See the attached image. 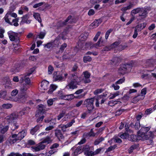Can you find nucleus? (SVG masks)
I'll use <instances>...</instances> for the list:
<instances>
[{"instance_id":"338daca9","label":"nucleus","mask_w":156,"mask_h":156,"mask_svg":"<svg viewBox=\"0 0 156 156\" xmlns=\"http://www.w3.org/2000/svg\"><path fill=\"white\" fill-rule=\"evenodd\" d=\"M101 34V32H99V31L97 33L95 37H94V41H95L97 40L98 37L100 36Z\"/></svg>"},{"instance_id":"49530a36","label":"nucleus","mask_w":156,"mask_h":156,"mask_svg":"<svg viewBox=\"0 0 156 156\" xmlns=\"http://www.w3.org/2000/svg\"><path fill=\"white\" fill-rule=\"evenodd\" d=\"M112 29H110L108 30L107 31L105 36V37L106 39H107L108 37L110 34V33L112 31Z\"/></svg>"},{"instance_id":"72a5a7b5","label":"nucleus","mask_w":156,"mask_h":156,"mask_svg":"<svg viewBox=\"0 0 156 156\" xmlns=\"http://www.w3.org/2000/svg\"><path fill=\"white\" fill-rule=\"evenodd\" d=\"M46 34V32L45 30L40 32L39 34L38 35V37L40 39H43Z\"/></svg>"},{"instance_id":"c9c22d12","label":"nucleus","mask_w":156,"mask_h":156,"mask_svg":"<svg viewBox=\"0 0 156 156\" xmlns=\"http://www.w3.org/2000/svg\"><path fill=\"white\" fill-rule=\"evenodd\" d=\"M129 134L128 133H125L122 134H121L119 135V136L122 139H126L129 137Z\"/></svg>"},{"instance_id":"c03bdc74","label":"nucleus","mask_w":156,"mask_h":156,"mask_svg":"<svg viewBox=\"0 0 156 156\" xmlns=\"http://www.w3.org/2000/svg\"><path fill=\"white\" fill-rule=\"evenodd\" d=\"M129 136H130L132 138L131 140L135 141V140H140L138 139L137 138V136H136V135H132V134H129Z\"/></svg>"},{"instance_id":"39448f33","label":"nucleus","mask_w":156,"mask_h":156,"mask_svg":"<svg viewBox=\"0 0 156 156\" xmlns=\"http://www.w3.org/2000/svg\"><path fill=\"white\" fill-rule=\"evenodd\" d=\"M95 99L94 98L87 99L84 101L83 105L87 108L89 112H91L94 108V102Z\"/></svg>"},{"instance_id":"052dcab7","label":"nucleus","mask_w":156,"mask_h":156,"mask_svg":"<svg viewBox=\"0 0 156 156\" xmlns=\"http://www.w3.org/2000/svg\"><path fill=\"white\" fill-rule=\"evenodd\" d=\"M44 2H41L38 3L36 4L33 6V7L34 8H37L38 7H39L41 6L42 5H43L44 4Z\"/></svg>"},{"instance_id":"ddd939ff","label":"nucleus","mask_w":156,"mask_h":156,"mask_svg":"<svg viewBox=\"0 0 156 156\" xmlns=\"http://www.w3.org/2000/svg\"><path fill=\"white\" fill-rule=\"evenodd\" d=\"M55 136L59 140H60L64 138L63 136L61 130L57 129L55 130Z\"/></svg>"},{"instance_id":"680f3d73","label":"nucleus","mask_w":156,"mask_h":156,"mask_svg":"<svg viewBox=\"0 0 156 156\" xmlns=\"http://www.w3.org/2000/svg\"><path fill=\"white\" fill-rule=\"evenodd\" d=\"M18 90L16 89L13 90L11 93L12 96H15L18 93Z\"/></svg>"},{"instance_id":"4468645a","label":"nucleus","mask_w":156,"mask_h":156,"mask_svg":"<svg viewBox=\"0 0 156 156\" xmlns=\"http://www.w3.org/2000/svg\"><path fill=\"white\" fill-rule=\"evenodd\" d=\"M42 143V141L41 143L39 144L38 145L37 147H33L32 148L35 151H38L44 149L45 147V145Z\"/></svg>"},{"instance_id":"58836bf2","label":"nucleus","mask_w":156,"mask_h":156,"mask_svg":"<svg viewBox=\"0 0 156 156\" xmlns=\"http://www.w3.org/2000/svg\"><path fill=\"white\" fill-rule=\"evenodd\" d=\"M56 99V98H53V99H50L48 100L47 101L48 105L50 106L52 105L53 104L54 101Z\"/></svg>"},{"instance_id":"0e129e2a","label":"nucleus","mask_w":156,"mask_h":156,"mask_svg":"<svg viewBox=\"0 0 156 156\" xmlns=\"http://www.w3.org/2000/svg\"><path fill=\"white\" fill-rule=\"evenodd\" d=\"M86 48L90 47V48H93V43L91 42H87L85 44Z\"/></svg>"},{"instance_id":"cd10ccee","label":"nucleus","mask_w":156,"mask_h":156,"mask_svg":"<svg viewBox=\"0 0 156 156\" xmlns=\"http://www.w3.org/2000/svg\"><path fill=\"white\" fill-rule=\"evenodd\" d=\"M147 93V89L146 88H144L142 90L140 94H139L140 96L143 99L145 95Z\"/></svg>"},{"instance_id":"de8ad7c7","label":"nucleus","mask_w":156,"mask_h":156,"mask_svg":"<svg viewBox=\"0 0 156 156\" xmlns=\"http://www.w3.org/2000/svg\"><path fill=\"white\" fill-rule=\"evenodd\" d=\"M117 84V83H116L115 82V83L112 84V87H113L115 90H118L119 89L120 87Z\"/></svg>"},{"instance_id":"9d476101","label":"nucleus","mask_w":156,"mask_h":156,"mask_svg":"<svg viewBox=\"0 0 156 156\" xmlns=\"http://www.w3.org/2000/svg\"><path fill=\"white\" fill-rule=\"evenodd\" d=\"M8 34L11 41H14L18 40V34L17 33H15L12 31H9L8 32Z\"/></svg>"},{"instance_id":"7ed1b4c3","label":"nucleus","mask_w":156,"mask_h":156,"mask_svg":"<svg viewBox=\"0 0 156 156\" xmlns=\"http://www.w3.org/2000/svg\"><path fill=\"white\" fill-rule=\"evenodd\" d=\"M26 133L24 130L20 132L18 134H13L9 138V141L10 144H13L18 140H21L26 135Z\"/></svg>"},{"instance_id":"1a4fd4ad","label":"nucleus","mask_w":156,"mask_h":156,"mask_svg":"<svg viewBox=\"0 0 156 156\" xmlns=\"http://www.w3.org/2000/svg\"><path fill=\"white\" fill-rule=\"evenodd\" d=\"M33 72L30 73H27L25 74L22 75L20 76V80L22 81H25L26 84L30 85V78L28 77Z\"/></svg>"},{"instance_id":"f704fd0d","label":"nucleus","mask_w":156,"mask_h":156,"mask_svg":"<svg viewBox=\"0 0 156 156\" xmlns=\"http://www.w3.org/2000/svg\"><path fill=\"white\" fill-rule=\"evenodd\" d=\"M119 95V92L117 91L114 94H111L109 96L110 99H113Z\"/></svg>"},{"instance_id":"4be33fe9","label":"nucleus","mask_w":156,"mask_h":156,"mask_svg":"<svg viewBox=\"0 0 156 156\" xmlns=\"http://www.w3.org/2000/svg\"><path fill=\"white\" fill-rule=\"evenodd\" d=\"M29 85L27 84H23L20 89V91L21 93H25L24 92L29 88Z\"/></svg>"},{"instance_id":"4d7b16f0","label":"nucleus","mask_w":156,"mask_h":156,"mask_svg":"<svg viewBox=\"0 0 156 156\" xmlns=\"http://www.w3.org/2000/svg\"><path fill=\"white\" fill-rule=\"evenodd\" d=\"M67 47V44L66 43H64L61 46L60 48L59 51H63L64 49Z\"/></svg>"},{"instance_id":"a19ab883","label":"nucleus","mask_w":156,"mask_h":156,"mask_svg":"<svg viewBox=\"0 0 156 156\" xmlns=\"http://www.w3.org/2000/svg\"><path fill=\"white\" fill-rule=\"evenodd\" d=\"M104 140V138L101 137L96 140L94 142V144L95 145H97L99 144Z\"/></svg>"},{"instance_id":"0eeeda50","label":"nucleus","mask_w":156,"mask_h":156,"mask_svg":"<svg viewBox=\"0 0 156 156\" xmlns=\"http://www.w3.org/2000/svg\"><path fill=\"white\" fill-rule=\"evenodd\" d=\"M72 17L71 16H69L68 17L67 19L64 22L62 21L58 22L57 24V26L59 27L64 26L68 22L69 23H75L76 21L75 19H72Z\"/></svg>"},{"instance_id":"dca6fc26","label":"nucleus","mask_w":156,"mask_h":156,"mask_svg":"<svg viewBox=\"0 0 156 156\" xmlns=\"http://www.w3.org/2000/svg\"><path fill=\"white\" fill-rule=\"evenodd\" d=\"M49 86V82L46 80H43L41 83V90L47 89Z\"/></svg>"},{"instance_id":"393cba45","label":"nucleus","mask_w":156,"mask_h":156,"mask_svg":"<svg viewBox=\"0 0 156 156\" xmlns=\"http://www.w3.org/2000/svg\"><path fill=\"white\" fill-rule=\"evenodd\" d=\"M120 59L117 57L113 58L110 61V63L112 65H115L117 63L120 61Z\"/></svg>"},{"instance_id":"a211bd4d","label":"nucleus","mask_w":156,"mask_h":156,"mask_svg":"<svg viewBox=\"0 0 156 156\" xmlns=\"http://www.w3.org/2000/svg\"><path fill=\"white\" fill-rule=\"evenodd\" d=\"M88 35L87 33H84L80 35L79 37V41H83L87 39Z\"/></svg>"},{"instance_id":"6e6552de","label":"nucleus","mask_w":156,"mask_h":156,"mask_svg":"<svg viewBox=\"0 0 156 156\" xmlns=\"http://www.w3.org/2000/svg\"><path fill=\"white\" fill-rule=\"evenodd\" d=\"M27 97V96L26 93H21L17 97L14 98V100L19 103H23L26 101Z\"/></svg>"},{"instance_id":"3c124183","label":"nucleus","mask_w":156,"mask_h":156,"mask_svg":"<svg viewBox=\"0 0 156 156\" xmlns=\"http://www.w3.org/2000/svg\"><path fill=\"white\" fill-rule=\"evenodd\" d=\"M5 32V30L3 28H1L0 29V38H2L4 37L3 34Z\"/></svg>"},{"instance_id":"bb28decb","label":"nucleus","mask_w":156,"mask_h":156,"mask_svg":"<svg viewBox=\"0 0 156 156\" xmlns=\"http://www.w3.org/2000/svg\"><path fill=\"white\" fill-rule=\"evenodd\" d=\"M57 87V86L55 85H51L50 87L49 90L48 91V94L51 93L54 90H55L56 89Z\"/></svg>"},{"instance_id":"09e8293b","label":"nucleus","mask_w":156,"mask_h":156,"mask_svg":"<svg viewBox=\"0 0 156 156\" xmlns=\"http://www.w3.org/2000/svg\"><path fill=\"white\" fill-rule=\"evenodd\" d=\"M103 90H104L102 89H97L94 91V93L95 95H97L102 92Z\"/></svg>"},{"instance_id":"f257e3e1","label":"nucleus","mask_w":156,"mask_h":156,"mask_svg":"<svg viewBox=\"0 0 156 156\" xmlns=\"http://www.w3.org/2000/svg\"><path fill=\"white\" fill-rule=\"evenodd\" d=\"M150 127H143L138 132L137 138L139 140H144L148 139L149 138L154 137L153 133L151 132H148L150 129Z\"/></svg>"},{"instance_id":"603ef678","label":"nucleus","mask_w":156,"mask_h":156,"mask_svg":"<svg viewBox=\"0 0 156 156\" xmlns=\"http://www.w3.org/2000/svg\"><path fill=\"white\" fill-rule=\"evenodd\" d=\"M85 45V44L84 42H81V41H80L78 42V48H83V46Z\"/></svg>"},{"instance_id":"a878e982","label":"nucleus","mask_w":156,"mask_h":156,"mask_svg":"<svg viewBox=\"0 0 156 156\" xmlns=\"http://www.w3.org/2000/svg\"><path fill=\"white\" fill-rule=\"evenodd\" d=\"M2 125H0V132L2 134H4L6 132L8 129L9 126H6L5 127L2 128Z\"/></svg>"},{"instance_id":"b1692460","label":"nucleus","mask_w":156,"mask_h":156,"mask_svg":"<svg viewBox=\"0 0 156 156\" xmlns=\"http://www.w3.org/2000/svg\"><path fill=\"white\" fill-rule=\"evenodd\" d=\"M42 126V125H37L35 126L33 128L31 129L30 133L33 135L34 133L40 129V127Z\"/></svg>"},{"instance_id":"20e7f679","label":"nucleus","mask_w":156,"mask_h":156,"mask_svg":"<svg viewBox=\"0 0 156 156\" xmlns=\"http://www.w3.org/2000/svg\"><path fill=\"white\" fill-rule=\"evenodd\" d=\"M132 67L131 64H123L121 65L118 71L119 74L124 75L130 71Z\"/></svg>"},{"instance_id":"6e6d98bb","label":"nucleus","mask_w":156,"mask_h":156,"mask_svg":"<svg viewBox=\"0 0 156 156\" xmlns=\"http://www.w3.org/2000/svg\"><path fill=\"white\" fill-rule=\"evenodd\" d=\"M6 95V91H3L0 93V98H4Z\"/></svg>"},{"instance_id":"5fc2aeb1","label":"nucleus","mask_w":156,"mask_h":156,"mask_svg":"<svg viewBox=\"0 0 156 156\" xmlns=\"http://www.w3.org/2000/svg\"><path fill=\"white\" fill-rule=\"evenodd\" d=\"M154 110L152 108L148 109L145 111V114L147 115H148L151 113Z\"/></svg>"},{"instance_id":"aec40b11","label":"nucleus","mask_w":156,"mask_h":156,"mask_svg":"<svg viewBox=\"0 0 156 156\" xmlns=\"http://www.w3.org/2000/svg\"><path fill=\"white\" fill-rule=\"evenodd\" d=\"M147 9L145 8H140L139 15L140 16H145L147 14Z\"/></svg>"},{"instance_id":"f3484780","label":"nucleus","mask_w":156,"mask_h":156,"mask_svg":"<svg viewBox=\"0 0 156 156\" xmlns=\"http://www.w3.org/2000/svg\"><path fill=\"white\" fill-rule=\"evenodd\" d=\"M10 13L9 12H7L3 19L6 22L9 24L11 25H12V23H11L10 21L11 17V16H10Z\"/></svg>"},{"instance_id":"2f4dec72","label":"nucleus","mask_w":156,"mask_h":156,"mask_svg":"<svg viewBox=\"0 0 156 156\" xmlns=\"http://www.w3.org/2000/svg\"><path fill=\"white\" fill-rule=\"evenodd\" d=\"M145 27L144 26V24H141L137 25L135 28V30L137 31H140L143 29Z\"/></svg>"},{"instance_id":"ea45409f","label":"nucleus","mask_w":156,"mask_h":156,"mask_svg":"<svg viewBox=\"0 0 156 156\" xmlns=\"http://www.w3.org/2000/svg\"><path fill=\"white\" fill-rule=\"evenodd\" d=\"M140 8H138L136 9H134L132 10L131 12V14H136L137 13H138L139 14V12L140 11Z\"/></svg>"},{"instance_id":"5701e85b","label":"nucleus","mask_w":156,"mask_h":156,"mask_svg":"<svg viewBox=\"0 0 156 156\" xmlns=\"http://www.w3.org/2000/svg\"><path fill=\"white\" fill-rule=\"evenodd\" d=\"M142 100L143 99L138 95L137 96L134 97L131 100V102L136 104L138 101Z\"/></svg>"},{"instance_id":"79ce46f5","label":"nucleus","mask_w":156,"mask_h":156,"mask_svg":"<svg viewBox=\"0 0 156 156\" xmlns=\"http://www.w3.org/2000/svg\"><path fill=\"white\" fill-rule=\"evenodd\" d=\"M83 61L84 62H90L91 60V58L89 56H85L83 57Z\"/></svg>"},{"instance_id":"f03ea898","label":"nucleus","mask_w":156,"mask_h":156,"mask_svg":"<svg viewBox=\"0 0 156 156\" xmlns=\"http://www.w3.org/2000/svg\"><path fill=\"white\" fill-rule=\"evenodd\" d=\"M71 76L73 77V79L66 86V88L68 89H74L77 87V85L80 82V80H79L77 73H72Z\"/></svg>"},{"instance_id":"8fccbe9b","label":"nucleus","mask_w":156,"mask_h":156,"mask_svg":"<svg viewBox=\"0 0 156 156\" xmlns=\"http://www.w3.org/2000/svg\"><path fill=\"white\" fill-rule=\"evenodd\" d=\"M85 154L87 156H93L94 155V152L91 151H87L85 153Z\"/></svg>"},{"instance_id":"2eb2a0df","label":"nucleus","mask_w":156,"mask_h":156,"mask_svg":"<svg viewBox=\"0 0 156 156\" xmlns=\"http://www.w3.org/2000/svg\"><path fill=\"white\" fill-rule=\"evenodd\" d=\"M53 78L55 81L64 80V77H62L61 74L58 72H55L54 73Z\"/></svg>"},{"instance_id":"e433bc0d","label":"nucleus","mask_w":156,"mask_h":156,"mask_svg":"<svg viewBox=\"0 0 156 156\" xmlns=\"http://www.w3.org/2000/svg\"><path fill=\"white\" fill-rule=\"evenodd\" d=\"M19 18H17L15 19H14L12 20V25H13L15 27H17L19 25V24L18 23V22L19 21Z\"/></svg>"},{"instance_id":"6ab92c4d","label":"nucleus","mask_w":156,"mask_h":156,"mask_svg":"<svg viewBox=\"0 0 156 156\" xmlns=\"http://www.w3.org/2000/svg\"><path fill=\"white\" fill-rule=\"evenodd\" d=\"M75 97L73 94L63 95L62 96V98L66 100H70L73 99Z\"/></svg>"},{"instance_id":"473e14b6","label":"nucleus","mask_w":156,"mask_h":156,"mask_svg":"<svg viewBox=\"0 0 156 156\" xmlns=\"http://www.w3.org/2000/svg\"><path fill=\"white\" fill-rule=\"evenodd\" d=\"M42 141V143H47L48 144H49L51 142V138L49 136H47Z\"/></svg>"},{"instance_id":"423d86ee","label":"nucleus","mask_w":156,"mask_h":156,"mask_svg":"<svg viewBox=\"0 0 156 156\" xmlns=\"http://www.w3.org/2000/svg\"><path fill=\"white\" fill-rule=\"evenodd\" d=\"M83 74L84 75V77L81 76L78 77L80 82H83L84 83H88L90 82V80L89 79L90 75V73L86 71L83 72Z\"/></svg>"},{"instance_id":"4c0bfd02","label":"nucleus","mask_w":156,"mask_h":156,"mask_svg":"<svg viewBox=\"0 0 156 156\" xmlns=\"http://www.w3.org/2000/svg\"><path fill=\"white\" fill-rule=\"evenodd\" d=\"M12 107V105L10 104H5L2 105V107L4 108L9 109Z\"/></svg>"},{"instance_id":"13d9d810","label":"nucleus","mask_w":156,"mask_h":156,"mask_svg":"<svg viewBox=\"0 0 156 156\" xmlns=\"http://www.w3.org/2000/svg\"><path fill=\"white\" fill-rule=\"evenodd\" d=\"M152 62V60H150L148 59L147 60L146 62V67H148L150 66H151V62Z\"/></svg>"},{"instance_id":"f8f14e48","label":"nucleus","mask_w":156,"mask_h":156,"mask_svg":"<svg viewBox=\"0 0 156 156\" xmlns=\"http://www.w3.org/2000/svg\"><path fill=\"white\" fill-rule=\"evenodd\" d=\"M22 20L20 23V25L23 24L24 23L29 24L30 23L31 20H28L29 16L28 15H26L21 18Z\"/></svg>"},{"instance_id":"864d4df0","label":"nucleus","mask_w":156,"mask_h":156,"mask_svg":"<svg viewBox=\"0 0 156 156\" xmlns=\"http://www.w3.org/2000/svg\"><path fill=\"white\" fill-rule=\"evenodd\" d=\"M65 112H62L60 113L59 115L57 116V119L58 120H60L62 117H63L65 115Z\"/></svg>"},{"instance_id":"c756f323","label":"nucleus","mask_w":156,"mask_h":156,"mask_svg":"<svg viewBox=\"0 0 156 156\" xmlns=\"http://www.w3.org/2000/svg\"><path fill=\"white\" fill-rule=\"evenodd\" d=\"M134 5L133 4H132L131 3H129V5L127 6L126 7H123L122 8L121 10L122 11H126L127 10H128L132 8Z\"/></svg>"},{"instance_id":"9b49d317","label":"nucleus","mask_w":156,"mask_h":156,"mask_svg":"<svg viewBox=\"0 0 156 156\" xmlns=\"http://www.w3.org/2000/svg\"><path fill=\"white\" fill-rule=\"evenodd\" d=\"M19 118V115L18 113H14L6 117V118L9 122H12L13 120H15Z\"/></svg>"},{"instance_id":"bf43d9fd","label":"nucleus","mask_w":156,"mask_h":156,"mask_svg":"<svg viewBox=\"0 0 156 156\" xmlns=\"http://www.w3.org/2000/svg\"><path fill=\"white\" fill-rule=\"evenodd\" d=\"M53 70V68L51 66H49L48 67V73L49 74H51Z\"/></svg>"},{"instance_id":"774afa93","label":"nucleus","mask_w":156,"mask_h":156,"mask_svg":"<svg viewBox=\"0 0 156 156\" xmlns=\"http://www.w3.org/2000/svg\"><path fill=\"white\" fill-rule=\"evenodd\" d=\"M140 127V125L139 122L138 121L136 122L135 125L134 127L136 129H139Z\"/></svg>"},{"instance_id":"37998d69","label":"nucleus","mask_w":156,"mask_h":156,"mask_svg":"<svg viewBox=\"0 0 156 156\" xmlns=\"http://www.w3.org/2000/svg\"><path fill=\"white\" fill-rule=\"evenodd\" d=\"M13 11V10H12L11 9H10L8 12H9L10 13V15L11 16V17H14L16 18L17 17V15L16 13L12 12Z\"/></svg>"},{"instance_id":"c85d7f7f","label":"nucleus","mask_w":156,"mask_h":156,"mask_svg":"<svg viewBox=\"0 0 156 156\" xmlns=\"http://www.w3.org/2000/svg\"><path fill=\"white\" fill-rule=\"evenodd\" d=\"M33 16L36 20H37L40 23L41 22V20L40 17V15L38 13H34Z\"/></svg>"},{"instance_id":"7c9ffc66","label":"nucleus","mask_w":156,"mask_h":156,"mask_svg":"<svg viewBox=\"0 0 156 156\" xmlns=\"http://www.w3.org/2000/svg\"><path fill=\"white\" fill-rule=\"evenodd\" d=\"M82 152L81 147H78L75 150L74 154V155H77L81 153Z\"/></svg>"},{"instance_id":"412c9836","label":"nucleus","mask_w":156,"mask_h":156,"mask_svg":"<svg viewBox=\"0 0 156 156\" xmlns=\"http://www.w3.org/2000/svg\"><path fill=\"white\" fill-rule=\"evenodd\" d=\"M101 22V21L100 19L96 20L91 24L90 26L93 27V28H96L98 27Z\"/></svg>"},{"instance_id":"e2e57ef3","label":"nucleus","mask_w":156,"mask_h":156,"mask_svg":"<svg viewBox=\"0 0 156 156\" xmlns=\"http://www.w3.org/2000/svg\"><path fill=\"white\" fill-rule=\"evenodd\" d=\"M119 44V42H115L111 45V47L112 48H116Z\"/></svg>"},{"instance_id":"a18cd8bd","label":"nucleus","mask_w":156,"mask_h":156,"mask_svg":"<svg viewBox=\"0 0 156 156\" xmlns=\"http://www.w3.org/2000/svg\"><path fill=\"white\" fill-rule=\"evenodd\" d=\"M12 126L11 127V129L12 130H14L16 129H17L19 126V125L17 123H14Z\"/></svg>"},{"instance_id":"69168bd1","label":"nucleus","mask_w":156,"mask_h":156,"mask_svg":"<svg viewBox=\"0 0 156 156\" xmlns=\"http://www.w3.org/2000/svg\"><path fill=\"white\" fill-rule=\"evenodd\" d=\"M125 80L124 78H123L119 79V80L116 81V83H117L118 84H121L124 82Z\"/></svg>"}]
</instances>
